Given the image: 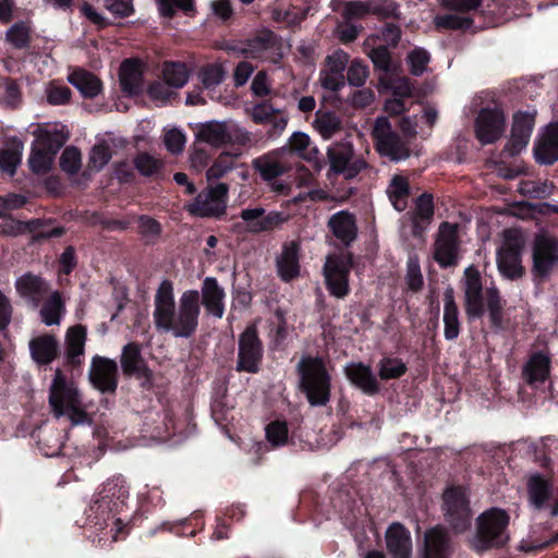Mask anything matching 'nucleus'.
I'll return each instance as SVG.
<instances>
[{
	"mask_svg": "<svg viewBox=\"0 0 558 558\" xmlns=\"http://www.w3.org/2000/svg\"><path fill=\"white\" fill-rule=\"evenodd\" d=\"M201 294L185 290L175 302L172 281L162 280L154 295L153 320L158 331L174 338L187 339L195 335L201 316Z\"/></svg>",
	"mask_w": 558,
	"mask_h": 558,
	"instance_id": "1",
	"label": "nucleus"
},
{
	"mask_svg": "<svg viewBox=\"0 0 558 558\" xmlns=\"http://www.w3.org/2000/svg\"><path fill=\"white\" fill-rule=\"evenodd\" d=\"M49 405L57 418L69 417L72 425L87 422V413L84 410L78 389L74 383L69 381L57 368L49 390Z\"/></svg>",
	"mask_w": 558,
	"mask_h": 558,
	"instance_id": "2",
	"label": "nucleus"
},
{
	"mask_svg": "<svg viewBox=\"0 0 558 558\" xmlns=\"http://www.w3.org/2000/svg\"><path fill=\"white\" fill-rule=\"evenodd\" d=\"M300 387L312 407H324L330 400L331 378L322 357L303 356L298 365Z\"/></svg>",
	"mask_w": 558,
	"mask_h": 558,
	"instance_id": "3",
	"label": "nucleus"
},
{
	"mask_svg": "<svg viewBox=\"0 0 558 558\" xmlns=\"http://www.w3.org/2000/svg\"><path fill=\"white\" fill-rule=\"evenodd\" d=\"M509 515L505 510L492 508L476 519V530L470 546L477 553L504 546L508 539Z\"/></svg>",
	"mask_w": 558,
	"mask_h": 558,
	"instance_id": "4",
	"label": "nucleus"
},
{
	"mask_svg": "<svg viewBox=\"0 0 558 558\" xmlns=\"http://www.w3.org/2000/svg\"><path fill=\"white\" fill-rule=\"evenodd\" d=\"M195 136L211 147L229 144L246 145L252 143V134L233 121L210 120L196 124Z\"/></svg>",
	"mask_w": 558,
	"mask_h": 558,
	"instance_id": "5",
	"label": "nucleus"
},
{
	"mask_svg": "<svg viewBox=\"0 0 558 558\" xmlns=\"http://www.w3.org/2000/svg\"><path fill=\"white\" fill-rule=\"evenodd\" d=\"M66 140L68 136L62 130H39L28 158L31 170L36 174L47 173Z\"/></svg>",
	"mask_w": 558,
	"mask_h": 558,
	"instance_id": "6",
	"label": "nucleus"
},
{
	"mask_svg": "<svg viewBox=\"0 0 558 558\" xmlns=\"http://www.w3.org/2000/svg\"><path fill=\"white\" fill-rule=\"evenodd\" d=\"M372 136L378 154L391 161H401L410 157V149L405 141L393 131L387 117L375 119Z\"/></svg>",
	"mask_w": 558,
	"mask_h": 558,
	"instance_id": "7",
	"label": "nucleus"
},
{
	"mask_svg": "<svg viewBox=\"0 0 558 558\" xmlns=\"http://www.w3.org/2000/svg\"><path fill=\"white\" fill-rule=\"evenodd\" d=\"M442 510L447 523L454 532L461 533L470 527L472 511L462 487H452L444 493Z\"/></svg>",
	"mask_w": 558,
	"mask_h": 558,
	"instance_id": "8",
	"label": "nucleus"
},
{
	"mask_svg": "<svg viewBox=\"0 0 558 558\" xmlns=\"http://www.w3.org/2000/svg\"><path fill=\"white\" fill-rule=\"evenodd\" d=\"M327 157L330 170L336 174H342L345 179L355 178L367 167L366 161L354 154L353 145L348 141L329 146Z\"/></svg>",
	"mask_w": 558,
	"mask_h": 558,
	"instance_id": "9",
	"label": "nucleus"
},
{
	"mask_svg": "<svg viewBox=\"0 0 558 558\" xmlns=\"http://www.w3.org/2000/svg\"><path fill=\"white\" fill-rule=\"evenodd\" d=\"M229 186L217 183L201 192L186 208L197 217H220L226 213Z\"/></svg>",
	"mask_w": 558,
	"mask_h": 558,
	"instance_id": "10",
	"label": "nucleus"
},
{
	"mask_svg": "<svg viewBox=\"0 0 558 558\" xmlns=\"http://www.w3.org/2000/svg\"><path fill=\"white\" fill-rule=\"evenodd\" d=\"M351 259L343 254L329 255L324 265V277L327 289L331 295L343 299L350 292L349 274Z\"/></svg>",
	"mask_w": 558,
	"mask_h": 558,
	"instance_id": "11",
	"label": "nucleus"
},
{
	"mask_svg": "<svg viewBox=\"0 0 558 558\" xmlns=\"http://www.w3.org/2000/svg\"><path fill=\"white\" fill-rule=\"evenodd\" d=\"M506 128V116L502 109L494 105L480 110L474 124L476 138L482 145L493 144L498 141Z\"/></svg>",
	"mask_w": 558,
	"mask_h": 558,
	"instance_id": "12",
	"label": "nucleus"
},
{
	"mask_svg": "<svg viewBox=\"0 0 558 558\" xmlns=\"http://www.w3.org/2000/svg\"><path fill=\"white\" fill-rule=\"evenodd\" d=\"M263 357V345L255 325L246 327L239 338L236 371L257 373Z\"/></svg>",
	"mask_w": 558,
	"mask_h": 558,
	"instance_id": "13",
	"label": "nucleus"
},
{
	"mask_svg": "<svg viewBox=\"0 0 558 558\" xmlns=\"http://www.w3.org/2000/svg\"><path fill=\"white\" fill-rule=\"evenodd\" d=\"M241 52L251 59H262L277 63L283 56L278 37L271 32H262L248 39Z\"/></svg>",
	"mask_w": 558,
	"mask_h": 558,
	"instance_id": "14",
	"label": "nucleus"
},
{
	"mask_svg": "<svg viewBox=\"0 0 558 558\" xmlns=\"http://www.w3.org/2000/svg\"><path fill=\"white\" fill-rule=\"evenodd\" d=\"M88 377L92 385L102 393H112L118 387V364L114 360L94 356Z\"/></svg>",
	"mask_w": 558,
	"mask_h": 558,
	"instance_id": "15",
	"label": "nucleus"
},
{
	"mask_svg": "<svg viewBox=\"0 0 558 558\" xmlns=\"http://www.w3.org/2000/svg\"><path fill=\"white\" fill-rule=\"evenodd\" d=\"M458 257V225L442 222L435 242L434 258L441 267H448Z\"/></svg>",
	"mask_w": 558,
	"mask_h": 558,
	"instance_id": "16",
	"label": "nucleus"
},
{
	"mask_svg": "<svg viewBox=\"0 0 558 558\" xmlns=\"http://www.w3.org/2000/svg\"><path fill=\"white\" fill-rule=\"evenodd\" d=\"M465 313L469 318H480L484 314L483 283L480 271L469 266L463 279Z\"/></svg>",
	"mask_w": 558,
	"mask_h": 558,
	"instance_id": "17",
	"label": "nucleus"
},
{
	"mask_svg": "<svg viewBox=\"0 0 558 558\" xmlns=\"http://www.w3.org/2000/svg\"><path fill=\"white\" fill-rule=\"evenodd\" d=\"M252 120L257 124H269V136L277 137L286 130L289 121L287 112L276 108L270 101H260L248 110Z\"/></svg>",
	"mask_w": 558,
	"mask_h": 558,
	"instance_id": "18",
	"label": "nucleus"
},
{
	"mask_svg": "<svg viewBox=\"0 0 558 558\" xmlns=\"http://www.w3.org/2000/svg\"><path fill=\"white\" fill-rule=\"evenodd\" d=\"M129 486L121 475H116L102 484L96 504L99 508L120 512L129 498Z\"/></svg>",
	"mask_w": 558,
	"mask_h": 558,
	"instance_id": "19",
	"label": "nucleus"
},
{
	"mask_svg": "<svg viewBox=\"0 0 558 558\" xmlns=\"http://www.w3.org/2000/svg\"><path fill=\"white\" fill-rule=\"evenodd\" d=\"M14 286L19 296L33 308H37L51 292L49 282L32 272L17 277Z\"/></svg>",
	"mask_w": 558,
	"mask_h": 558,
	"instance_id": "20",
	"label": "nucleus"
},
{
	"mask_svg": "<svg viewBox=\"0 0 558 558\" xmlns=\"http://www.w3.org/2000/svg\"><path fill=\"white\" fill-rule=\"evenodd\" d=\"M120 362L125 375L140 379L143 387L151 386L153 373L146 365L137 343L131 342L123 348Z\"/></svg>",
	"mask_w": 558,
	"mask_h": 558,
	"instance_id": "21",
	"label": "nucleus"
},
{
	"mask_svg": "<svg viewBox=\"0 0 558 558\" xmlns=\"http://www.w3.org/2000/svg\"><path fill=\"white\" fill-rule=\"evenodd\" d=\"M535 124V113L518 112L513 117L511 135L505 150L514 156L520 154L529 144Z\"/></svg>",
	"mask_w": 558,
	"mask_h": 558,
	"instance_id": "22",
	"label": "nucleus"
},
{
	"mask_svg": "<svg viewBox=\"0 0 558 558\" xmlns=\"http://www.w3.org/2000/svg\"><path fill=\"white\" fill-rule=\"evenodd\" d=\"M558 263V239L542 235L534 244L533 264L537 276H547L555 264Z\"/></svg>",
	"mask_w": 558,
	"mask_h": 558,
	"instance_id": "23",
	"label": "nucleus"
},
{
	"mask_svg": "<svg viewBox=\"0 0 558 558\" xmlns=\"http://www.w3.org/2000/svg\"><path fill=\"white\" fill-rule=\"evenodd\" d=\"M533 151L539 165L549 166L558 161V123L544 129L535 141Z\"/></svg>",
	"mask_w": 558,
	"mask_h": 558,
	"instance_id": "24",
	"label": "nucleus"
},
{
	"mask_svg": "<svg viewBox=\"0 0 558 558\" xmlns=\"http://www.w3.org/2000/svg\"><path fill=\"white\" fill-rule=\"evenodd\" d=\"M497 266L500 274L508 279L523 275L521 265V245L518 241H506L497 253Z\"/></svg>",
	"mask_w": 558,
	"mask_h": 558,
	"instance_id": "25",
	"label": "nucleus"
},
{
	"mask_svg": "<svg viewBox=\"0 0 558 558\" xmlns=\"http://www.w3.org/2000/svg\"><path fill=\"white\" fill-rule=\"evenodd\" d=\"M450 555V538L444 527L436 526L425 532L420 558H449Z\"/></svg>",
	"mask_w": 558,
	"mask_h": 558,
	"instance_id": "26",
	"label": "nucleus"
},
{
	"mask_svg": "<svg viewBox=\"0 0 558 558\" xmlns=\"http://www.w3.org/2000/svg\"><path fill=\"white\" fill-rule=\"evenodd\" d=\"M240 217L246 223L247 231L252 233L270 230L282 221L279 213L271 211L266 215L262 207L245 208L241 211Z\"/></svg>",
	"mask_w": 558,
	"mask_h": 558,
	"instance_id": "27",
	"label": "nucleus"
},
{
	"mask_svg": "<svg viewBox=\"0 0 558 558\" xmlns=\"http://www.w3.org/2000/svg\"><path fill=\"white\" fill-rule=\"evenodd\" d=\"M386 543L392 558H411V536L403 525L391 524L386 532Z\"/></svg>",
	"mask_w": 558,
	"mask_h": 558,
	"instance_id": "28",
	"label": "nucleus"
},
{
	"mask_svg": "<svg viewBox=\"0 0 558 558\" xmlns=\"http://www.w3.org/2000/svg\"><path fill=\"white\" fill-rule=\"evenodd\" d=\"M28 348L34 362L39 365H47L57 357L59 341L52 335H39L31 339Z\"/></svg>",
	"mask_w": 558,
	"mask_h": 558,
	"instance_id": "29",
	"label": "nucleus"
},
{
	"mask_svg": "<svg viewBox=\"0 0 558 558\" xmlns=\"http://www.w3.org/2000/svg\"><path fill=\"white\" fill-rule=\"evenodd\" d=\"M300 245L295 241L284 243L280 254L277 256V271L279 277L289 281L300 272Z\"/></svg>",
	"mask_w": 558,
	"mask_h": 558,
	"instance_id": "30",
	"label": "nucleus"
},
{
	"mask_svg": "<svg viewBox=\"0 0 558 558\" xmlns=\"http://www.w3.org/2000/svg\"><path fill=\"white\" fill-rule=\"evenodd\" d=\"M332 234L344 245H350L357 236L354 216L345 210L333 214L328 220Z\"/></svg>",
	"mask_w": 558,
	"mask_h": 558,
	"instance_id": "31",
	"label": "nucleus"
},
{
	"mask_svg": "<svg viewBox=\"0 0 558 558\" xmlns=\"http://www.w3.org/2000/svg\"><path fill=\"white\" fill-rule=\"evenodd\" d=\"M223 299V289L219 287L217 280L206 277L202 286L201 305L203 304L210 315L221 318L225 313Z\"/></svg>",
	"mask_w": 558,
	"mask_h": 558,
	"instance_id": "32",
	"label": "nucleus"
},
{
	"mask_svg": "<svg viewBox=\"0 0 558 558\" xmlns=\"http://www.w3.org/2000/svg\"><path fill=\"white\" fill-rule=\"evenodd\" d=\"M239 154L222 151L219 156L213 161L209 168L206 171V179L208 182L218 181L228 173L233 170L242 169L240 175L243 179L247 178V171L244 169L243 165L239 163Z\"/></svg>",
	"mask_w": 558,
	"mask_h": 558,
	"instance_id": "33",
	"label": "nucleus"
},
{
	"mask_svg": "<svg viewBox=\"0 0 558 558\" xmlns=\"http://www.w3.org/2000/svg\"><path fill=\"white\" fill-rule=\"evenodd\" d=\"M526 489L530 504L537 510L543 509L553 497V484L538 473L529 477Z\"/></svg>",
	"mask_w": 558,
	"mask_h": 558,
	"instance_id": "34",
	"label": "nucleus"
},
{
	"mask_svg": "<svg viewBox=\"0 0 558 558\" xmlns=\"http://www.w3.org/2000/svg\"><path fill=\"white\" fill-rule=\"evenodd\" d=\"M444 336L446 340H454L460 333L459 308L454 301L453 289L447 288L444 293Z\"/></svg>",
	"mask_w": 558,
	"mask_h": 558,
	"instance_id": "35",
	"label": "nucleus"
},
{
	"mask_svg": "<svg viewBox=\"0 0 558 558\" xmlns=\"http://www.w3.org/2000/svg\"><path fill=\"white\" fill-rule=\"evenodd\" d=\"M119 81L122 90L132 96L141 90L142 71L140 63L135 60L126 59L122 62L119 72Z\"/></svg>",
	"mask_w": 558,
	"mask_h": 558,
	"instance_id": "36",
	"label": "nucleus"
},
{
	"mask_svg": "<svg viewBox=\"0 0 558 558\" xmlns=\"http://www.w3.org/2000/svg\"><path fill=\"white\" fill-rule=\"evenodd\" d=\"M345 374L350 381L367 395H374L378 391V384L371 367L361 363L351 364L345 367Z\"/></svg>",
	"mask_w": 558,
	"mask_h": 558,
	"instance_id": "37",
	"label": "nucleus"
},
{
	"mask_svg": "<svg viewBox=\"0 0 558 558\" xmlns=\"http://www.w3.org/2000/svg\"><path fill=\"white\" fill-rule=\"evenodd\" d=\"M39 311L41 322L46 326H59L65 312L64 302L58 291L50 292Z\"/></svg>",
	"mask_w": 558,
	"mask_h": 558,
	"instance_id": "38",
	"label": "nucleus"
},
{
	"mask_svg": "<svg viewBox=\"0 0 558 558\" xmlns=\"http://www.w3.org/2000/svg\"><path fill=\"white\" fill-rule=\"evenodd\" d=\"M86 342V328L83 325L70 327L65 333L66 357L72 364H80V356L84 354Z\"/></svg>",
	"mask_w": 558,
	"mask_h": 558,
	"instance_id": "39",
	"label": "nucleus"
},
{
	"mask_svg": "<svg viewBox=\"0 0 558 558\" xmlns=\"http://www.w3.org/2000/svg\"><path fill=\"white\" fill-rule=\"evenodd\" d=\"M68 80L86 98L96 97L102 89L100 80L95 74L85 70L72 72Z\"/></svg>",
	"mask_w": 558,
	"mask_h": 558,
	"instance_id": "40",
	"label": "nucleus"
},
{
	"mask_svg": "<svg viewBox=\"0 0 558 558\" xmlns=\"http://www.w3.org/2000/svg\"><path fill=\"white\" fill-rule=\"evenodd\" d=\"M550 360L544 353H534L526 362L523 374L529 384L544 383L549 376Z\"/></svg>",
	"mask_w": 558,
	"mask_h": 558,
	"instance_id": "41",
	"label": "nucleus"
},
{
	"mask_svg": "<svg viewBox=\"0 0 558 558\" xmlns=\"http://www.w3.org/2000/svg\"><path fill=\"white\" fill-rule=\"evenodd\" d=\"M253 167L266 181H270L283 174L287 169L286 165L280 160L279 153L277 151L269 153L254 159Z\"/></svg>",
	"mask_w": 558,
	"mask_h": 558,
	"instance_id": "42",
	"label": "nucleus"
},
{
	"mask_svg": "<svg viewBox=\"0 0 558 558\" xmlns=\"http://www.w3.org/2000/svg\"><path fill=\"white\" fill-rule=\"evenodd\" d=\"M314 128L324 140H330L342 130V120L330 111H317Z\"/></svg>",
	"mask_w": 558,
	"mask_h": 558,
	"instance_id": "43",
	"label": "nucleus"
},
{
	"mask_svg": "<svg viewBox=\"0 0 558 558\" xmlns=\"http://www.w3.org/2000/svg\"><path fill=\"white\" fill-rule=\"evenodd\" d=\"M23 145L21 142H11L0 148V170L13 175L21 163Z\"/></svg>",
	"mask_w": 558,
	"mask_h": 558,
	"instance_id": "44",
	"label": "nucleus"
},
{
	"mask_svg": "<svg viewBox=\"0 0 558 558\" xmlns=\"http://www.w3.org/2000/svg\"><path fill=\"white\" fill-rule=\"evenodd\" d=\"M387 194L395 209L398 211L404 210L410 194L408 180L404 177L395 175L387 187Z\"/></svg>",
	"mask_w": 558,
	"mask_h": 558,
	"instance_id": "45",
	"label": "nucleus"
},
{
	"mask_svg": "<svg viewBox=\"0 0 558 558\" xmlns=\"http://www.w3.org/2000/svg\"><path fill=\"white\" fill-rule=\"evenodd\" d=\"M433 216V196L430 194L424 193L416 198L415 209L411 217L414 230L416 231L418 228H421V225H428Z\"/></svg>",
	"mask_w": 558,
	"mask_h": 558,
	"instance_id": "46",
	"label": "nucleus"
},
{
	"mask_svg": "<svg viewBox=\"0 0 558 558\" xmlns=\"http://www.w3.org/2000/svg\"><path fill=\"white\" fill-rule=\"evenodd\" d=\"M162 75L165 82L173 88L183 87L190 76L186 65L180 62L165 63Z\"/></svg>",
	"mask_w": 558,
	"mask_h": 558,
	"instance_id": "47",
	"label": "nucleus"
},
{
	"mask_svg": "<svg viewBox=\"0 0 558 558\" xmlns=\"http://www.w3.org/2000/svg\"><path fill=\"white\" fill-rule=\"evenodd\" d=\"M163 166L161 158L148 153H141L134 158L135 169L144 177H158Z\"/></svg>",
	"mask_w": 558,
	"mask_h": 558,
	"instance_id": "48",
	"label": "nucleus"
},
{
	"mask_svg": "<svg viewBox=\"0 0 558 558\" xmlns=\"http://www.w3.org/2000/svg\"><path fill=\"white\" fill-rule=\"evenodd\" d=\"M31 25L20 21L14 23L5 33L7 41L16 49L26 48L31 39Z\"/></svg>",
	"mask_w": 558,
	"mask_h": 558,
	"instance_id": "49",
	"label": "nucleus"
},
{
	"mask_svg": "<svg viewBox=\"0 0 558 558\" xmlns=\"http://www.w3.org/2000/svg\"><path fill=\"white\" fill-rule=\"evenodd\" d=\"M407 369L405 363L398 357H384L378 363V375L384 380L399 378Z\"/></svg>",
	"mask_w": 558,
	"mask_h": 558,
	"instance_id": "50",
	"label": "nucleus"
},
{
	"mask_svg": "<svg viewBox=\"0 0 558 558\" xmlns=\"http://www.w3.org/2000/svg\"><path fill=\"white\" fill-rule=\"evenodd\" d=\"M486 305L489 313V318L492 325L495 328H501L502 326V317H501V300L499 295V291L496 287L492 286L486 288Z\"/></svg>",
	"mask_w": 558,
	"mask_h": 558,
	"instance_id": "51",
	"label": "nucleus"
},
{
	"mask_svg": "<svg viewBox=\"0 0 558 558\" xmlns=\"http://www.w3.org/2000/svg\"><path fill=\"white\" fill-rule=\"evenodd\" d=\"M554 185L548 181H522L518 191L532 198H545L553 192Z\"/></svg>",
	"mask_w": 558,
	"mask_h": 558,
	"instance_id": "52",
	"label": "nucleus"
},
{
	"mask_svg": "<svg viewBox=\"0 0 558 558\" xmlns=\"http://www.w3.org/2000/svg\"><path fill=\"white\" fill-rule=\"evenodd\" d=\"M267 441L274 447H281L288 442L289 430L286 422L275 421L266 427Z\"/></svg>",
	"mask_w": 558,
	"mask_h": 558,
	"instance_id": "53",
	"label": "nucleus"
},
{
	"mask_svg": "<svg viewBox=\"0 0 558 558\" xmlns=\"http://www.w3.org/2000/svg\"><path fill=\"white\" fill-rule=\"evenodd\" d=\"M434 24L439 29H465L472 24V20L456 14L436 15Z\"/></svg>",
	"mask_w": 558,
	"mask_h": 558,
	"instance_id": "54",
	"label": "nucleus"
},
{
	"mask_svg": "<svg viewBox=\"0 0 558 558\" xmlns=\"http://www.w3.org/2000/svg\"><path fill=\"white\" fill-rule=\"evenodd\" d=\"M47 101L52 106H62L70 101L71 89L61 84L51 83L45 89Z\"/></svg>",
	"mask_w": 558,
	"mask_h": 558,
	"instance_id": "55",
	"label": "nucleus"
},
{
	"mask_svg": "<svg viewBox=\"0 0 558 558\" xmlns=\"http://www.w3.org/2000/svg\"><path fill=\"white\" fill-rule=\"evenodd\" d=\"M159 13L165 17H172L175 10H182L185 13L193 11L194 0H156Z\"/></svg>",
	"mask_w": 558,
	"mask_h": 558,
	"instance_id": "56",
	"label": "nucleus"
},
{
	"mask_svg": "<svg viewBox=\"0 0 558 558\" xmlns=\"http://www.w3.org/2000/svg\"><path fill=\"white\" fill-rule=\"evenodd\" d=\"M369 75L368 66L361 60H353L348 69L347 78L350 85L363 86Z\"/></svg>",
	"mask_w": 558,
	"mask_h": 558,
	"instance_id": "57",
	"label": "nucleus"
},
{
	"mask_svg": "<svg viewBox=\"0 0 558 558\" xmlns=\"http://www.w3.org/2000/svg\"><path fill=\"white\" fill-rule=\"evenodd\" d=\"M408 63L413 75H422L429 62V53L422 48H415L408 54Z\"/></svg>",
	"mask_w": 558,
	"mask_h": 558,
	"instance_id": "58",
	"label": "nucleus"
},
{
	"mask_svg": "<svg viewBox=\"0 0 558 558\" xmlns=\"http://www.w3.org/2000/svg\"><path fill=\"white\" fill-rule=\"evenodd\" d=\"M368 57L371 58L374 66L377 70L388 73L393 68V64L391 61V54H390L387 46H378V47L373 48L368 52Z\"/></svg>",
	"mask_w": 558,
	"mask_h": 558,
	"instance_id": "59",
	"label": "nucleus"
},
{
	"mask_svg": "<svg viewBox=\"0 0 558 558\" xmlns=\"http://www.w3.org/2000/svg\"><path fill=\"white\" fill-rule=\"evenodd\" d=\"M407 283L413 291H418L423 287V276L418 258L415 255H411L407 263Z\"/></svg>",
	"mask_w": 558,
	"mask_h": 558,
	"instance_id": "60",
	"label": "nucleus"
},
{
	"mask_svg": "<svg viewBox=\"0 0 558 558\" xmlns=\"http://www.w3.org/2000/svg\"><path fill=\"white\" fill-rule=\"evenodd\" d=\"M81 153L75 147H68L63 150L60 157V167L61 169L69 173L74 174L81 168Z\"/></svg>",
	"mask_w": 558,
	"mask_h": 558,
	"instance_id": "61",
	"label": "nucleus"
},
{
	"mask_svg": "<svg viewBox=\"0 0 558 558\" xmlns=\"http://www.w3.org/2000/svg\"><path fill=\"white\" fill-rule=\"evenodd\" d=\"M185 142V134L175 128L168 130L163 135V144L166 148L173 155H178L183 151Z\"/></svg>",
	"mask_w": 558,
	"mask_h": 558,
	"instance_id": "62",
	"label": "nucleus"
},
{
	"mask_svg": "<svg viewBox=\"0 0 558 558\" xmlns=\"http://www.w3.org/2000/svg\"><path fill=\"white\" fill-rule=\"evenodd\" d=\"M111 159V150L107 144L95 145L89 154V163L95 170H101Z\"/></svg>",
	"mask_w": 558,
	"mask_h": 558,
	"instance_id": "63",
	"label": "nucleus"
},
{
	"mask_svg": "<svg viewBox=\"0 0 558 558\" xmlns=\"http://www.w3.org/2000/svg\"><path fill=\"white\" fill-rule=\"evenodd\" d=\"M349 63V54L342 49L333 51L326 58L327 70L336 74H343Z\"/></svg>",
	"mask_w": 558,
	"mask_h": 558,
	"instance_id": "64",
	"label": "nucleus"
}]
</instances>
